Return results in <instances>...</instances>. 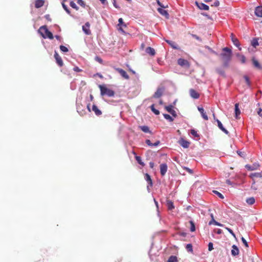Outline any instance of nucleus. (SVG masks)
Segmentation results:
<instances>
[{
    "label": "nucleus",
    "instance_id": "nucleus-1",
    "mask_svg": "<svg viewBox=\"0 0 262 262\" xmlns=\"http://www.w3.org/2000/svg\"><path fill=\"white\" fill-rule=\"evenodd\" d=\"M222 51L223 52L220 54V57L223 62V67L228 68L232 59V50L228 47H225L223 48Z\"/></svg>",
    "mask_w": 262,
    "mask_h": 262
},
{
    "label": "nucleus",
    "instance_id": "nucleus-2",
    "mask_svg": "<svg viewBox=\"0 0 262 262\" xmlns=\"http://www.w3.org/2000/svg\"><path fill=\"white\" fill-rule=\"evenodd\" d=\"M38 32L44 38H48L50 39H52L54 38L53 34L49 31L46 26H43L39 28Z\"/></svg>",
    "mask_w": 262,
    "mask_h": 262
},
{
    "label": "nucleus",
    "instance_id": "nucleus-3",
    "mask_svg": "<svg viewBox=\"0 0 262 262\" xmlns=\"http://www.w3.org/2000/svg\"><path fill=\"white\" fill-rule=\"evenodd\" d=\"M99 88L100 90V94L102 96L107 95L108 97H113L115 95L114 91L107 88L105 85H99Z\"/></svg>",
    "mask_w": 262,
    "mask_h": 262
},
{
    "label": "nucleus",
    "instance_id": "nucleus-4",
    "mask_svg": "<svg viewBox=\"0 0 262 262\" xmlns=\"http://www.w3.org/2000/svg\"><path fill=\"white\" fill-rule=\"evenodd\" d=\"M255 16L257 18H254L255 20H260L262 17V6H259L255 8L254 11Z\"/></svg>",
    "mask_w": 262,
    "mask_h": 262
},
{
    "label": "nucleus",
    "instance_id": "nucleus-5",
    "mask_svg": "<svg viewBox=\"0 0 262 262\" xmlns=\"http://www.w3.org/2000/svg\"><path fill=\"white\" fill-rule=\"evenodd\" d=\"M54 58L57 64L60 67H62L63 65L62 59L56 51H55Z\"/></svg>",
    "mask_w": 262,
    "mask_h": 262
},
{
    "label": "nucleus",
    "instance_id": "nucleus-6",
    "mask_svg": "<svg viewBox=\"0 0 262 262\" xmlns=\"http://www.w3.org/2000/svg\"><path fill=\"white\" fill-rule=\"evenodd\" d=\"M114 69L117 71L121 75L122 77H123L124 79H128L129 78V76L128 75V74H127V73L124 71L123 70V69H120V68H114Z\"/></svg>",
    "mask_w": 262,
    "mask_h": 262
},
{
    "label": "nucleus",
    "instance_id": "nucleus-7",
    "mask_svg": "<svg viewBox=\"0 0 262 262\" xmlns=\"http://www.w3.org/2000/svg\"><path fill=\"white\" fill-rule=\"evenodd\" d=\"M90 27V24L89 22L86 23L85 25L82 26V30L86 35H90L91 34Z\"/></svg>",
    "mask_w": 262,
    "mask_h": 262
},
{
    "label": "nucleus",
    "instance_id": "nucleus-8",
    "mask_svg": "<svg viewBox=\"0 0 262 262\" xmlns=\"http://www.w3.org/2000/svg\"><path fill=\"white\" fill-rule=\"evenodd\" d=\"M231 38L233 43L237 47L239 48V50H241V48H239L240 43L237 38H236L233 33L231 34Z\"/></svg>",
    "mask_w": 262,
    "mask_h": 262
},
{
    "label": "nucleus",
    "instance_id": "nucleus-9",
    "mask_svg": "<svg viewBox=\"0 0 262 262\" xmlns=\"http://www.w3.org/2000/svg\"><path fill=\"white\" fill-rule=\"evenodd\" d=\"M165 108L168 113L171 114L173 117H176L177 116V113L176 111L173 109V106L172 105L166 106L165 107Z\"/></svg>",
    "mask_w": 262,
    "mask_h": 262
},
{
    "label": "nucleus",
    "instance_id": "nucleus-10",
    "mask_svg": "<svg viewBox=\"0 0 262 262\" xmlns=\"http://www.w3.org/2000/svg\"><path fill=\"white\" fill-rule=\"evenodd\" d=\"M189 94L190 96L193 99H198L200 97V94L194 89H190Z\"/></svg>",
    "mask_w": 262,
    "mask_h": 262
},
{
    "label": "nucleus",
    "instance_id": "nucleus-11",
    "mask_svg": "<svg viewBox=\"0 0 262 262\" xmlns=\"http://www.w3.org/2000/svg\"><path fill=\"white\" fill-rule=\"evenodd\" d=\"M82 105L78 104L77 106V112L81 116H83L86 114V112L84 108H82Z\"/></svg>",
    "mask_w": 262,
    "mask_h": 262
},
{
    "label": "nucleus",
    "instance_id": "nucleus-12",
    "mask_svg": "<svg viewBox=\"0 0 262 262\" xmlns=\"http://www.w3.org/2000/svg\"><path fill=\"white\" fill-rule=\"evenodd\" d=\"M160 173L162 176H164L167 172V166L165 163H163L160 165Z\"/></svg>",
    "mask_w": 262,
    "mask_h": 262
},
{
    "label": "nucleus",
    "instance_id": "nucleus-13",
    "mask_svg": "<svg viewBox=\"0 0 262 262\" xmlns=\"http://www.w3.org/2000/svg\"><path fill=\"white\" fill-rule=\"evenodd\" d=\"M179 143L184 148H188L190 145V142L184 140L183 138H181L179 141Z\"/></svg>",
    "mask_w": 262,
    "mask_h": 262
},
{
    "label": "nucleus",
    "instance_id": "nucleus-14",
    "mask_svg": "<svg viewBox=\"0 0 262 262\" xmlns=\"http://www.w3.org/2000/svg\"><path fill=\"white\" fill-rule=\"evenodd\" d=\"M178 63L181 66L189 67V63L188 61L183 58L179 59Z\"/></svg>",
    "mask_w": 262,
    "mask_h": 262
},
{
    "label": "nucleus",
    "instance_id": "nucleus-15",
    "mask_svg": "<svg viewBox=\"0 0 262 262\" xmlns=\"http://www.w3.org/2000/svg\"><path fill=\"white\" fill-rule=\"evenodd\" d=\"M216 122L217 123V126L219 127V128L222 130L224 133H225L226 134H229V132L226 129H225L223 124H222L221 122L218 119H216Z\"/></svg>",
    "mask_w": 262,
    "mask_h": 262
},
{
    "label": "nucleus",
    "instance_id": "nucleus-16",
    "mask_svg": "<svg viewBox=\"0 0 262 262\" xmlns=\"http://www.w3.org/2000/svg\"><path fill=\"white\" fill-rule=\"evenodd\" d=\"M198 109L199 111V112H200V113L201 114L202 117L203 118V119L205 120H208V116L206 115V113L204 112V108L202 107H198Z\"/></svg>",
    "mask_w": 262,
    "mask_h": 262
},
{
    "label": "nucleus",
    "instance_id": "nucleus-17",
    "mask_svg": "<svg viewBox=\"0 0 262 262\" xmlns=\"http://www.w3.org/2000/svg\"><path fill=\"white\" fill-rule=\"evenodd\" d=\"M163 90L162 89L159 88L155 93L153 97L155 98H160L163 94Z\"/></svg>",
    "mask_w": 262,
    "mask_h": 262
},
{
    "label": "nucleus",
    "instance_id": "nucleus-18",
    "mask_svg": "<svg viewBox=\"0 0 262 262\" xmlns=\"http://www.w3.org/2000/svg\"><path fill=\"white\" fill-rule=\"evenodd\" d=\"M196 4L198 6V7L201 10H209V6L204 3H198V2H196Z\"/></svg>",
    "mask_w": 262,
    "mask_h": 262
},
{
    "label": "nucleus",
    "instance_id": "nucleus-19",
    "mask_svg": "<svg viewBox=\"0 0 262 262\" xmlns=\"http://www.w3.org/2000/svg\"><path fill=\"white\" fill-rule=\"evenodd\" d=\"M158 11L162 15L165 16L166 18H168L169 17V14L167 11L161 8H159L158 9Z\"/></svg>",
    "mask_w": 262,
    "mask_h": 262
},
{
    "label": "nucleus",
    "instance_id": "nucleus-20",
    "mask_svg": "<svg viewBox=\"0 0 262 262\" xmlns=\"http://www.w3.org/2000/svg\"><path fill=\"white\" fill-rule=\"evenodd\" d=\"M45 1L43 0H36L35 2V7L36 8H39L44 5Z\"/></svg>",
    "mask_w": 262,
    "mask_h": 262
},
{
    "label": "nucleus",
    "instance_id": "nucleus-21",
    "mask_svg": "<svg viewBox=\"0 0 262 262\" xmlns=\"http://www.w3.org/2000/svg\"><path fill=\"white\" fill-rule=\"evenodd\" d=\"M252 63H253V66L256 68V69H260L261 68V67H260V63L258 62V61H257V60H256L255 59V57H253L252 58Z\"/></svg>",
    "mask_w": 262,
    "mask_h": 262
},
{
    "label": "nucleus",
    "instance_id": "nucleus-22",
    "mask_svg": "<svg viewBox=\"0 0 262 262\" xmlns=\"http://www.w3.org/2000/svg\"><path fill=\"white\" fill-rule=\"evenodd\" d=\"M144 179L147 182L148 185L152 187V182L150 176L148 173H145L144 175Z\"/></svg>",
    "mask_w": 262,
    "mask_h": 262
},
{
    "label": "nucleus",
    "instance_id": "nucleus-23",
    "mask_svg": "<svg viewBox=\"0 0 262 262\" xmlns=\"http://www.w3.org/2000/svg\"><path fill=\"white\" fill-rule=\"evenodd\" d=\"M232 249L231 250V254L233 256H236L239 254V250L235 245H233Z\"/></svg>",
    "mask_w": 262,
    "mask_h": 262
},
{
    "label": "nucleus",
    "instance_id": "nucleus-24",
    "mask_svg": "<svg viewBox=\"0 0 262 262\" xmlns=\"http://www.w3.org/2000/svg\"><path fill=\"white\" fill-rule=\"evenodd\" d=\"M92 110L94 112L95 114L97 116H100L102 114L101 111L98 109L97 106L94 104L92 106Z\"/></svg>",
    "mask_w": 262,
    "mask_h": 262
},
{
    "label": "nucleus",
    "instance_id": "nucleus-25",
    "mask_svg": "<svg viewBox=\"0 0 262 262\" xmlns=\"http://www.w3.org/2000/svg\"><path fill=\"white\" fill-rule=\"evenodd\" d=\"M146 52L151 56H154L156 54L155 50L151 47H147L146 49Z\"/></svg>",
    "mask_w": 262,
    "mask_h": 262
},
{
    "label": "nucleus",
    "instance_id": "nucleus-26",
    "mask_svg": "<svg viewBox=\"0 0 262 262\" xmlns=\"http://www.w3.org/2000/svg\"><path fill=\"white\" fill-rule=\"evenodd\" d=\"M259 165L258 164H253V165H246L245 166L246 168L248 170H255V169H257V167H259Z\"/></svg>",
    "mask_w": 262,
    "mask_h": 262
},
{
    "label": "nucleus",
    "instance_id": "nucleus-27",
    "mask_svg": "<svg viewBox=\"0 0 262 262\" xmlns=\"http://www.w3.org/2000/svg\"><path fill=\"white\" fill-rule=\"evenodd\" d=\"M166 206H167L168 210H171L173 209H174V208L173 203L171 200H167Z\"/></svg>",
    "mask_w": 262,
    "mask_h": 262
},
{
    "label": "nucleus",
    "instance_id": "nucleus-28",
    "mask_svg": "<svg viewBox=\"0 0 262 262\" xmlns=\"http://www.w3.org/2000/svg\"><path fill=\"white\" fill-rule=\"evenodd\" d=\"M165 41L173 49H178V45H177V44L175 42L171 41V40H165Z\"/></svg>",
    "mask_w": 262,
    "mask_h": 262
},
{
    "label": "nucleus",
    "instance_id": "nucleus-29",
    "mask_svg": "<svg viewBox=\"0 0 262 262\" xmlns=\"http://www.w3.org/2000/svg\"><path fill=\"white\" fill-rule=\"evenodd\" d=\"M241 114V111L238 108V104L236 103L235 105V118L236 119L238 118V116Z\"/></svg>",
    "mask_w": 262,
    "mask_h": 262
},
{
    "label": "nucleus",
    "instance_id": "nucleus-30",
    "mask_svg": "<svg viewBox=\"0 0 262 262\" xmlns=\"http://www.w3.org/2000/svg\"><path fill=\"white\" fill-rule=\"evenodd\" d=\"M258 38H254L251 41V45L254 48H256L258 45Z\"/></svg>",
    "mask_w": 262,
    "mask_h": 262
},
{
    "label": "nucleus",
    "instance_id": "nucleus-31",
    "mask_svg": "<svg viewBox=\"0 0 262 262\" xmlns=\"http://www.w3.org/2000/svg\"><path fill=\"white\" fill-rule=\"evenodd\" d=\"M139 127L144 133H151V132L149 130V127L147 126H140Z\"/></svg>",
    "mask_w": 262,
    "mask_h": 262
},
{
    "label": "nucleus",
    "instance_id": "nucleus-32",
    "mask_svg": "<svg viewBox=\"0 0 262 262\" xmlns=\"http://www.w3.org/2000/svg\"><path fill=\"white\" fill-rule=\"evenodd\" d=\"M236 55L237 57L239 58L242 63H245L246 62V57L245 56L241 55L239 53H237Z\"/></svg>",
    "mask_w": 262,
    "mask_h": 262
},
{
    "label": "nucleus",
    "instance_id": "nucleus-33",
    "mask_svg": "<svg viewBox=\"0 0 262 262\" xmlns=\"http://www.w3.org/2000/svg\"><path fill=\"white\" fill-rule=\"evenodd\" d=\"M243 78L245 80V83H246L247 85L248 86V87L249 88L251 85V82L249 78L247 75L244 76Z\"/></svg>",
    "mask_w": 262,
    "mask_h": 262
},
{
    "label": "nucleus",
    "instance_id": "nucleus-34",
    "mask_svg": "<svg viewBox=\"0 0 262 262\" xmlns=\"http://www.w3.org/2000/svg\"><path fill=\"white\" fill-rule=\"evenodd\" d=\"M135 159L137 160V162L142 166H145V164L142 161V159L141 157L136 155Z\"/></svg>",
    "mask_w": 262,
    "mask_h": 262
},
{
    "label": "nucleus",
    "instance_id": "nucleus-35",
    "mask_svg": "<svg viewBox=\"0 0 262 262\" xmlns=\"http://www.w3.org/2000/svg\"><path fill=\"white\" fill-rule=\"evenodd\" d=\"M212 224H214V225L220 227L223 226V224L216 222L214 219H212L209 223V225H211Z\"/></svg>",
    "mask_w": 262,
    "mask_h": 262
},
{
    "label": "nucleus",
    "instance_id": "nucleus-36",
    "mask_svg": "<svg viewBox=\"0 0 262 262\" xmlns=\"http://www.w3.org/2000/svg\"><path fill=\"white\" fill-rule=\"evenodd\" d=\"M246 202L249 205H253L255 203V199L253 197L248 198Z\"/></svg>",
    "mask_w": 262,
    "mask_h": 262
},
{
    "label": "nucleus",
    "instance_id": "nucleus-37",
    "mask_svg": "<svg viewBox=\"0 0 262 262\" xmlns=\"http://www.w3.org/2000/svg\"><path fill=\"white\" fill-rule=\"evenodd\" d=\"M178 261L177 257L176 256H171L169 257L167 262H177Z\"/></svg>",
    "mask_w": 262,
    "mask_h": 262
},
{
    "label": "nucleus",
    "instance_id": "nucleus-38",
    "mask_svg": "<svg viewBox=\"0 0 262 262\" xmlns=\"http://www.w3.org/2000/svg\"><path fill=\"white\" fill-rule=\"evenodd\" d=\"M150 108H151V110L152 111V112L155 114L156 115H159L160 114V112L158 110H156L155 108V105L154 104H152L151 106H150Z\"/></svg>",
    "mask_w": 262,
    "mask_h": 262
},
{
    "label": "nucleus",
    "instance_id": "nucleus-39",
    "mask_svg": "<svg viewBox=\"0 0 262 262\" xmlns=\"http://www.w3.org/2000/svg\"><path fill=\"white\" fill-rule=\"evenodd\" d=\"M189 223H190V230L191 232H194L195 230V227L194 223L192 221H190L189 222Z\"/></svg>",
    "mask_w": 262,
    "mask_h": 262
},
{
    "label": "nucleus",
    "instance_id": "nucleus-40",
    "mask_svg": "<svg viewBox=\"0 0 262 262\" xmlns=\"http://www.w3.org/2000/svg\"><path fill=\"white\" fill-rule=\"evenodd\" d=\"M163 116L166 119L169 120L170 122L173 121V119L169 115L164 114Z\"/></svg>",
    "mask_w": 262,
    "mask_h": 262
},
{
    "label": "nucleus",
    "instance_id": "nucleus-41",
    "mask_svg": "<svg viewBox=\"0 0 262 262\" xmlns=\"http://www.w3.org/2000/svg\"><path fill=\"white\" fill-rule=\"evenodd\" d=\"M70 5L71 7H72L73 8L75 9L76 10H78L79 9L78 7L77 6L76 4L73 1H71L70 2Z\"/></svg>",
    "mask_w": 262,
    "mask_h": 262
},
{
    "label": "nucleus",
    "instance_id": "nucleus-42",
    "mask_svg": "<svg viewBox=\"0 0 262 262\" xmlns=\"http://www.w3.org/2000/svg\"><path fill=\"white\" fill-rule=\"evenodd\" d=\"M190 133L192 136L195 137L199 138L200 137L199 135L198 134L197 132L194 129H191Z\"/></svg>",
    "mask_w": 262,
    "mask_h": 262
},
{
    "label": "nucleus",
    "instance_id": "nucleus-43",
    "mask_svg": "<svg viewBox=\"0 0 262 262\" xmlns=\"http://www.w3.org/2000/svg\"><path fill=\"white\" fill-rule=\"evenodd\" d=\"M62 7L64 9V10L69 14H70V10L68 9L67 6L66 5L64 4V3L63 2L62 3Z\"/></svg>",
    "mask_w": 262,
    "mask_h": 262
},
{
    "label": "nucleus",
    "instance_id": "nucleus-44",
    "mask_svg": "<svg viewBox=\"0 0 262 262\" xmlns=\"http://www.w3.org/2000/svg\"><path fill=\"white\" fill-rule=\"evenodd\" d=\"M59 48L60 50L63 52H67L69 51L68 49L63 45H60Z\"/></svg>",
    "mask_w": 262,
    "mask_h": 262
},
{
    "label": "nucleus",
    "instance_id": "nucleus-45",
    "mask_svg": "<svg viewBox=\"0 0 262 262\" xmlns=\"http://www.w3.org/2000/svg\"><path fill=\"white\" fill-rule=\"evenodd\" d=\"M186 248L188 250V251L189 252H192L193 251V248L191 244H188L186 245Z\"/></svg>",
    "mask_w": 262,
    "mask_h": 262
},
{
    "label": "nucleus",
    "instance_id": "nucleus-46",
    "mask_svg": "<svg viewBox=\"0 0 262 262\" xmlns=\"http://www.w3.org/2000/svg\"><path fill=\"white\" fill-rule=\"evenodd\" d=\"M225 229L234 237H235V234L234 233L233 231L228 227H225Z\"/></svg>",
    "mask_w": 262,
    "mask_h": 262
},
{
    "label": "nucleus",
    "instance_id": "nucleus-47",
    "mask_svg": "<svg viewBox=\"0 0 262 262\" xmlns=\"http://www.w3.org/2000/svg\"><path fill=\"white\" fill-rule=\"evenodd\" d=\"M77 3L82 7H85V4L82 0H77Z\"/></svg>",
    "mask_w": 262,
    "mask_h": 262
},
{
    "label": "nucleus",
    "instance_id": "nucleus-48",
    "mask_svg": "<svg viewBox=\"0 0 262 262\" xmlns=\"http://www.w3.org/2000/svg\"><path fill=\"white\" fill-rule=\"evenodd\" d=\"M241 239H242L243 243L244 244V245L246 246V247L248 248L249 247V246H248V243L246 241V240L243 237H242Z\"/></svg>",
    "mask_w": 262,
    "mask_h": 262
},
{
    "label": "nucleus",
    "instance_id": "nucleus-49",
    "mask_svg": "<svg viewBox=\"0 0 262 262\" xmlns=\"http://www.w3.org/2000/svg\"><path fill=\"white\" fill-rule=\"evenodd\" d=\"M157 4L158 5L161 7V8H167L168 7V6L166 5V6H164L162 5V4L161 3H160V2L159 1V0H157Z\"/></svg>",
    "mask_w": 262,
    "mask_h": 262
},
{
    "label": "nucleus",
    "instance_id": "nucleus-50",
    "mask_svg": "<svg viewBox=\"0 0 262 262\" xmlns=\"http://www.w3.org/2000/svg\"><path fill=\"white\" fill-rule=\"evenodd\" d=\"M213 192L214 193L216 194L219 196V197H220V198H221V199L224 198L223 195L220 192H218L217 191L214 190V191H213Z\"/></svg>",
    "mask_w": 262,
    "mask_h": 262
},
{
    "label": "nucleus",
    "instance_id": "nucleus-51",
    "mask_svg": "<svg viewBox=\"0 0 262 262\" xmlns=\"http://www.w3.org/2000/svg\"><path fill=\"white\" fill-rule=\"evenodd\" d=\"M119 25H122L124 27H126V25L124 24L123 19L122 18H120L118 20Z\"/></svg>",
    "mask_w": 262,
    "mask_h": 262
},
{
    "label": "nucleus",
    "instance_id": "nucleus-52",
    "mask_svg": "<svg viewBox=\"0 0 262 262\" xmlns=\"http://www.w3.org/2000/svg\"><path fill=\"white\" fill-rule=\"evenodd\" d=\"M95 59L96 61H98L100 63L102 64L103 63V60L100 57L96 56Z\"/></svg>",
    "mask_w": 262,
    "mask_h": 262
},
{
    "label": "nucleus",
    "instance_id": "nucleus-53",
    "mask_svg": "<svg viewBox=\"0 0 262 262\" xmlns=\"http://www.w3.org/2000/svg\"><path fill=\"white\" fill-rule=\"evenodd\" d=\"M213 249V244L210 242L208 244V250L209 251H212Z\"/></svg>",
    "mask_w": 262,
    "mask_h": 262
},
{
    "label": "nucleus",
    "instance_id": "nucleus-54",
    "mask_svg": "<svg viewBox=\"0 0 262 262\" xmlns=\"http://www.w3.org/2000/svg\"><path fill=\"white\" fill-rule=\"evenodd\" d=\"M216 71L218 73H219L221 75H224L225 72L223 70L217 69H216Z\"/></svg>",
    "mask_w": 262,
    "mask_h": 262
},
{
    "label": "nucleus",
    "instance_id": "nucleus-55",
    "mask_svg": "<svg viewBox=\"0 0 262 262\" xmlns=\"http://www.w3.org/2000/svg\"><path fill=\"white\" fill-rule=\"evenodd\" d=\"M251 177L252 178H254V177H260L261 176H260V174L259 173H252L251 174Z\"/></svg>",
    "mask_w": 262,
    "mask_h": 262
},
{
    "label": "nucleus",
    "instance_id": "nucleus-56",
    "mask_svg": "<svg viewBox=\"0 0 262 262\" xmlns=\"http://www.w3.org/2000/svg\"><path fill=\"white\" fill-rule=\"evenodd\" d=\"M238 155L239 156H240L241 157H245V154L244 152H242V151H237Z\"/></svg>",
    "mask_w": 262,
    "mask_h": 262
},
{
    "label": "nucleus",
    "instance_id": "nucleus-57",
    "mask_svg": "<svg viewBox=\"0 0 262 262\" xmlns=\"http://www.w3.org/2000/svg\"><path fill=\"white\" fill-rule=\"evenodd\" d=\"M192 36L193 38H195V39L198 40H199V41H202L201 39L200 38V37H199L198 36H197L195 34H192Z\"/></svg>",
    "mask_w": 262,
    "mask_h": 262
},
{
    "label": "nucleus",
    "instance_id": "nucleus-58",
    "mask_svg": "<svg viewBox=\"0 0 262 262\" xmlns=\"http://www.w3.org/2000/svg\"><path fill=\"white\" fill-rule=\"evenodd\" d=\"M145 143H146L148 146H152V144H153V143H152L151 142V141H150V140H148V139L146 140L145 141Z\"/></svg>",
    "mask_w": 262,
    "mask_h": 262
},
{
    "label": "nucleus",
    "instance_id": "nucleus-59",
    "mask_svg": "<svg viewBox=\"0 0 262 262\" xmlns=\"http://www.w3.org/2000/svg\"><path fill=\"white\" fill-rule=\"evenodd\" d=\"M113 1V4L114 6L117 9L120 8V7L117 5L116 4V0H112Z\"/></svg>",
    "mask_w": 262,
    "mask_h": 262
},
{
    "label": "nucleus",
    "instance_id": "nucleus-60",
    "mask_svg": "<svg viewBox=\"0 0 262 262\" xmlns=\"http://www.w3.org/2000/svg\"><path fill=\"white\" fill-rule=\"evenodd\" d=\"M73 70L77 72H79L81 71V70H80L78 67H75L74 68Z\"/></svg>",
    "mask_w": 262,
    "mask_h": 262
},
{
    "label": "nucleus",
    "instance_id": "nucleus-61",
    "mask_svg": "<svg viewBox=\"0 0 262 262\" xmlns=\"http://www.w3.org/2000/svg\"><path fill=\"white\" fill-rule=\"evenodd\" d=\"M220 5V2L219 1H215L213 4V5L214 6H215V7H217L219 6Z\"/></svg>",
    "mask_w": 262,
    "mask_h": 262
},
{
    "label": "nucleus",
    "instance_id": "nucleus-62",
    "mask_svg": "<svg viewBox=\"0 0 262 262\" xmlns=\"http://www.w3.org/2000/svg\"><path fill=\"white\" fill-rule=\"evenodd\" d=\"M155 164L154 163L152 162H149V166L151 168H153L154 167Z\"/></svg>",
    "mask_w": 262,
    "mask_h": 262
},
{
    "label": "nucleus",
    "instance_id": "nucleus-63",
    "mask_svg": "<svg viewBox=\"0 0 262 262\" xmlns=\"http://www.w3.org/2000/svg\"><path fill=\"white\" fill-rule=\"evenodd\" d=\"M160 144V141H157L155 143L152 144V146H157Z\"/></svg>",
    "mask_w": 262,
    "mask_h": 262
},
{
    "label": "nucleus",
    "instance_id": "nucleus-64",
    "mask_svg": "<svg viewBox=\"0 0 262 262\" xmlns=\"http://www.w3.org/2000/svg\"><path fill=\"white\" fill-rule=\"evenodd\" d=\"M262 110L260 107L258 108V110L257 111V114L259 115V116H261V112Z\"/></svg>",
    "mask_w": 262,
    "mask_h": 262
}]
</instances>
